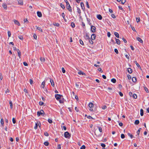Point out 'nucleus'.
Masks as SVG:
<instances>
[{
  "instance_id": "f257e3e1",
  "label": "nucleus",
  "mask_w": 149,
  "mask_h": 149,
  "mask_svg": "<svg viewBox=\"0 0 149 149\" xmlns=\"http://www.w3.org/2000/svg\"><path fill=\"white\" fill-rule=\"evenodd\" d=\"M88 106L90 108L89 110L91 111H93V110L92 108L94 106L93 104V103L91 102H90L88 104Z\"/></svg>"
},
{
  "instance_id": "f03ea898",
  "label": "nucleus",
  "mask_w": 149,
  "mask_h": 149,
  "mask_svg": "<svg viewBox=\"0 0 149 149\" xmlns=\"http://www.w3.org/2000/svg\"><path fill=\"white\" fill-rule=\"evenodd\" d=\"M44 114V112L42 110H41L40 111H38L37 113V115L38 116H40V115L43 116Z\"/></svg>"
},
{
  "instance_id": "7ed1b4c3",
  "label": "nucleus",
  "mask_w": 149,
  "mask_h": 149,
  "mask_svg": "<svg viewBox=\"0 0 149 149\" xmlns=\"http://www.w3.org/2000/svg\"><path fill=\"white\" fill-rule=\"evenodd\" d=\"M64 136L66 138L69 139L70 138V136L69 132H66L64 133Z\"/></svg>"
},
{
  "instance_id": "20e7f679",
  "label": "nucleus",
  "mask_w": 149,
  "mask_h": 149,
  "mask_svg": "<svg viewBox=\"0 0 149 149\" xmlns=\"http://www.w3.org/2000/svg\"><path fill=\"white\" fill-rule=\"evenodd\" d=\"M62 96V95L60 94H57L55 95V97L57 100L60 99L61 97Z\"/></svg>"
},
{
  "instance_id": "39448f33",
  "label": "nucleus",
  "mask_w": 149,
  "mask_h": 149,
  "mask_svg": "<svg viewBox=\"0 0 149 149\" xmlns=\"http://www.w3.org/2000/svg\"><path fill=\"white\" fill-rule=\"evenodd\" d=\"M66 8L68 10V11L70 12L71 13L72 11L71 8L69 4V5H66Z\"/></svg>"
},
{
  "instance_id": "423d86ee",
  "label": "nucleus",
  "mask_w": 149,
  "mask_h": 149,
  "mask_svg": "<svg viewBox=\"0 0 149 149\" xmlns=\"http://www.w3.org/2000/svg\"><path fill=\"white\" fill-rule=\"evenodd\" d=\"M96 29V28L95 26H91V30L94 33L95 32Z\"/></svg>"
},
{
  "instance_id": "0eeeda50",
  "label": "nucleus",
  "mask_w": 149,
  "mask_h": 149,
  "mask_svg": "<svg viewBox=\"0 0 149 149\" xmlns=\"http://www.w3.org/2000/svg\"><path fill=\"white\" fill-rule=\"evenodd\" d=\"M77 88H79L81 86V84L79 82H77L75 84Z\"/></svg>"
},
{
  "instance_id": "6e6552de",
  "label": "nucleus",
  "mask_w": 149,
  "mask_h": 149,
  "mask_svg": "<svg viewBox=\"0 0 149 149\" xmlns=\"http://www.w3.org/2000/svg\"><path fill=\"white\" fill-rule=\"evenodd\" d=\"M14 22L15 24H17L18 26H20V24L17 20L15 19L14 20Z\"/></svg>"
},
{
  "instance_id": "1a4fd4ad",
  "label": "nucleus",
  "mask_w": 149,
  "mask_h": 149,
  "mask_svg": "<svg viewBox=\"0 0 149 149\" xmlns=\"http://www.w3.org/2000/svg\"><path fill=\"white\" fill-rule=\"evenodd\" d=\"M96 37V35L95 34H93L91 36V39L92 40H94Z\"/></svg>"
},
{
  "instance_id": "9d476101",
  "label": "nucleus",
  "mask_w": 149,
  "mask_h": 149,
  "mask_svg": "<svg viewBox=\"0 0 149 149\" xmlns=\"http://www.w3.org/2000/svg\"><path fill=\"white\" fill-rule=\"evenodd\" d=\"M50 81L51 83L52 86L54 87V84L53 80L51 79H50Z\"/></svg>"
},
{
  "instance_id": "9b49d317",
  "label": "nucleus",
  "mask_w": 149,
  "mask_h": 149,
  "mask_svg": "<svg viewBox=\"0 0 149 149\" xmlns=\"http://www.w3.org/2000/svg\"><path fill=\"white\" fill-rule=\"evenodd\" d=\"M38 16L39 17H41L42 16V14L41 12L38 11L37 12Z\"/></svg>"
},
{
  "instance_id": "f8f14e48",
  "label": "nucleus",
  "mask_w": 149,
  "mask_h": 149,
  "mask_svg": "<svg viewBox=\"0 0 149 149\" xmlns=\"http://www.w3.org/2000/svg\"><path fill=\"white\" fill-rule=\"evenodd\" d=\"M78 74H79V75H85L86 76V74L83 72H82L81 71H79L78 72Z\"/></svg>"
},
{
  "instance_id": "ddd939ff",
  "label": "nucleus",
  "mask_w": 149,
  "mask_h": 149,
  "mask_svg": "<svg viewBox=\"0 0 149 149\" xmlns=\"http://www.w3.org/2000/svg\"><path fill=\"white\" fill-rule=\"evenodd\" d=\"M97 17L99 20H101L102 19V17L100 15H98L97 16Z\"/></svg>"
},
{
  "instance_id": "4468645a",
  "label": "nucleus",
  "mask_w": 149,
  "mask_h": 149,
  "mask_svg": "<svg viewBox=\"0 0 149 149\" xmlns=\"http://www.w3.org/2000/svg\"><path fill=\"white\" fill-rule=\"evenodd\" d=\"M85 39H87L88 40L90 38H89V35L88 33H87L86 34L85 37Z\"/></svg>"
},
{
  "instance_id": "2eb2a0df",
  "label": "nucleus",
  "mask_w": 149,
  "mask_h": 149,
  "mask_svg": "<svg viewBox=\"0 0 149 149\" xmlns=\"http://www.w3.org/2000/svg\"><path fill=\"white\" fill-rule=\"evenodd\" d=\"M81 6L82 8V9L84 10L85 9V7L84 6V4L83 2H81L80 3Z\"/></svg>"
},
{
  "instance_id": "dca6fc26",
  "label": "nucleus",
  "mask_w": 149,
  "mask_h": 149,
  "mask_svg": "<svg viewBox=\"0 0 149 149\" xmlns=\"http://www.w3.org/2000/svg\"><path fill=\"white\" fill-rule=\"evenodd\" d=\"M17 53L18 54V56H19V58H20L21 56V52H20V51L19 49H17Z\"/></svg>"
},
{
  "instance_id": "f3484780",
  "label": "nucleus",
  "mask_w": 149,
  "mask_h": 149,
  "mask_svg": "<svg viewBox=\"0 0 149 149\" xmlns=\"http://www.w3.org/2000/svg\"><path fill=\"white\" fill-rule=\"evenodd\" d=\"M136 40H138L141 43H142L143 42V41L139 37H137L136 38Z\"/></svg>"
},
{
  "instance_id": "a211bd4d",
  "label": "nucleus",
  "mask_w": 149,
  "mask_h": 149,
  "mask_svg": "<svg viewBox=\"0 0 149 149\" xmlns=\"http://www.w3.org/2000/svg\"><path fill=\"white\" fill-rule=\"evenodd\" d=\"M77 12L79 13V14L80 15L81 14V11L80 8H77Z\"/></svg>"
},
{
  "instance_id": "6ab92c4d",
  "label": "nucleus",
  "mask_w": 149,
  "mask_h": 149,
  "mask_svg": "<svg viewBox=\"0 0 149 149\" xmlns=\"http://www.w3.org/2000/svg\"><path fill=\"white\" fill-rule=\"evenodd\" d=\"M18 3L20 5H22L23 4V2L21 0H19L18 1Z\"/></svg>"
},
{
  "instance_id": "aec40b11",
  "label": "nucleus",
  "mask_w": 149,
  "mask_h": 149,
  "mask_svg": "<svg viewBox=\"0 0 149 149\" xmlns=\"http://www.w3.org/2000/svg\"><path fill=\"white\" fill-rule=\"evenodd\" d=\"M45 81H44L42 82L41 84V87L42 88H44L45 87Z\"/></svg>"
},
{
  "instance_id": "412c9836",
  "label": "nucleus",
  "mask_w": 149,
  "mask_h": 149,
  "mask_svg": "<svg viewBox=\"0 0 149 149\" xmlns=\"http://www.w3.org/2000/svg\"><path fill=\"white\" fill-rule=\"evenodd\" d=\"M116 40L117 44L118 45H120V42L119 39L116 38Z\"/></svg>"
},
{
  "instance_id": "4be33fe9",
  "label": "nucleus",
  "mask_w": 149,
  "mask_h": 149,
  "mask_svg": "<svg viewBox=\"0 0 149 149\" xmlns=\"http://www.w3.org/2000/svg\"><path fill=\"white\" fill-rule=\"evenodd\" d=\"M2 7L3 8L5 9H6L7 8V6L6 5L5 3H3L2 4Z\"/></svg>"
},
{
  "instance_id": "5701e85b",
  "label": "nucleus",
  "mask_w": 149,
  "mask_h": 149,
  "mask_svg": "<svg viewBox=\"0 0 149 149\" xmlns=\"http://www.w3.org/2000/svg\"><path fill=\"white\" fill-rule=\"evenodd\" d=\"M140 115L141 116H143V110L142 109L140 110Z\"/></svg>"
},
{
  "instance_id": "b1692460",
  "label": "nucleus",
  "mask_w": 149,
  "mask_h": 149,
  "mask_svg": "<svg viewBox=\"0 0 149 149\" xmlns=\"http://www.w3.org/2000/svg\"><path fill=\"white\" fill-rule=\"evenodd\" d=\"M127 71L129 73H131L132 72V70L130 68H128Z\"/></svg>"
},
{
  "instance_id": "393cba45",
  "label": "nucleus",
  "mask_w": 149,
  "mask_h": 149,
  "mask_svg": "<svg viewBox=\"0 0 149 149\" xmlns=\"http://www.w3.org/2000/svg\"><path fill=\"white\" fill-rule=\"evenodd\" d=\"M88 40H89V43L90 44L92 45L93 44V42L92 39H91L90 38L89 39H88Z\"/></svg>"
},
{
  "instance_id": "a878e982",
  "label": "nucleus",
  "mask_w": 149,
  "mask_h": 149,
  "mask_svg": "<svg viewBox=\"0 0 149 149\" xmlns=\"http://www.w3.org/2000/svg\"><path fill=\"white\" fill-rule=\"evenodd\" d=\"M132 81L134 82H135L136 81V77H133L132 78Z\"/></svg>"
},
{
  "instance_id": "bb28decb",
  "label": "nucleus",
  "mask_w": 149,
  "mask_h": 149,
  "mask_svg": "<svg viewBox=\"0 0 149 149\" xmlns=\"http://www.w3.org/2000/svg\"><path fill=\"white\" fill-rule=\"evenodd\" d=\"M38 125V123H36L35 124V126L34 127V129L36 130L37 129Z\"/></svg>"
},
{
  "instance_id": "cd10ccee",
  "label": "nucleus",
  "mask_w": 149,
  "mask_h": 149,
  "mask_svg": "<svg viewBox=\"0 0 149 149\" xmlns=\"http://www.w3.org/2000/svg\"><path fill=\"white\" fill-rule=\"evenodd\" d=\"M114 35L115 36L117 37L118 38H119V34L117 32H115L114 33Z\"/></svg>"
},
{
  "instance_id": "c85d7f7f",
  "label": "nucleus",
  "mask_w": 149,
  "mask_h": 149,
  "mask_svg": "<svg viewBox=\"0 0 149 149\" xmlns=\"http://www.w3.org/2000/svg\"><path fill=\"white\" fill-rule=\"evenodd\" d=\"M139 120H136L135 121V122H134V124H135V125H138L139 124Z\"/></svg>"
},
{
  "instance_id": "c756f323",
  "label": "nucleus",
  "mask_w": 149,
  "mask_h": 149,
  "mask_svg": "<svg viewBox=\"0 0 149 149\" xmlns=\"http://www.w3.org/2000/svg\"><path fill=\"white\" fill-rule=\"evenodd\" d=\"M111 81L113 83H115L116 82V80L115 79L113 78L111 79Z\"/></svg>"
},
{
  "instance_id": "7c9ffc66",
  "label": "nucleus",
  "mask_w": 149,
  "mask_h": 149,
  "mask_svg": "<svg viewBox=\"0 0 149 149\" xmlns=\"http://www.w3.org/2000/svg\"><path fill=\"white\" fill-rule=\"evenodd\" d=\"M9 103L10 104V108L11 109H12L13 108V103L11 101H10Z\"/></svg>"
},
{
  "instance_id": "2f4dec72",
  "label": "nucleus",
  "mask_w": 149,
  "mask_h": 149,
  "mask_svg": "<svg viewBox=\"0 0 149 149\" xmlns=\"http://www.w3.org/2000/svg\"><path fill=\"white\" fill-rule=\"evenodd\" d=\"M37 29L38 30V31H40L41 32H42V30L41 28L40 27H38L37 28Z\"/></svg>"
},
{
  "instance_id": "473e14b6",
  "label": "nucleus",
  "mask_w": 149,
  "mask_h": 149,
  "mask_svg": "<svg viewBox=\"0 0 149 149\" xmlns=\"http://www.w3.org/2000/svg\"><path fill=\"white\" fill-rule=\"evenodd\" d=\"M141 130V128H139V129L137 131L136 133H137L138 135H139L140 132V130Z\"/></svg>"
},
{
  "instance_id": "72a5a7b5",
  "label": "nucleus",
  "mask_w": 149,
  "mask_h": 149,
  "mask_svg": "<svg viewBox=\"0 0 149 149\" xmlns=\"http://www.w3.org/2000/svg\"><path fill=\"white\" fill-rule=\"evenodd\" d=\"M134 63L136 64V66H137V67H138V68H141V67L140 66V65H139V64L137 63V61H134Z\"/></svg>"
},
{
  "instance_id": "f704fd0d",
  "label": "nucleus",
  "mask_w": 149,
  "mask_h": 149,
  "mask_svg": "<svg viewBox=\"0 0 149 149\" xmlns=\"http://www.w3.org/2000/svg\"><path fill=\"white\" fill-rule=\"evenodd\" d=\"M40 61L41 62H44L45 61V59L44 58L41 57L40 58Z\"/></svg>"
},
{
  "instance_id": "c9c22d12",
  "label": "nucleus",
  "mask_w": 149,
  "mask_h": 149,
  "mask_svg": "<svg viewBox=\"0 0 149 149\" xmlns=\"http://www.w3.org/2000/svg\"><path fill=\"white\" fill-rule=\"evenodd\" d=\"M1 125H3L4 121H3V119H2V118L1 119Z\"/></svg>"
},
{
  "instance_id": "e433bc0d",
  "label": "nucleus",
  "mask_w": 149,
  "mask_h": 149,
  "mask_svg": "<svg viewBox=\"0 0 149 149\" xmlns=\"http://www.w3.org/2000/svg\"><path fill=\"white\" fill-rule=\"evenodd\" d=\"M133 97L134 99H136L137 98V96L135 94H134L133 95Z\"/></svg>"
},
{
  "instance_id": "4c0bfd02",
  "label": "nucleus",
  "mask_w": 149,
  "mask_h": 149,
  "mask_svg": "<svg viewBox=\"0 0 149 149\" xmlns=\"http://www.w3.org/2000/svg\"><path fill=\"white\" fill-rule=\"evenodd\" d=\"M97 127L98 128L99 130L100 131V132H102V128L100 127L99 126H97Z\"/></svg>"
},
{
  "instance_id": "58836bf2",
  "label": "nucleus",
  "mask_w": 149,
  "mask_h": 149,
  "mask_svg": "<svg viewBox=\"0 0 149 149\" xmlns=\"http://www.w3.org/2000/svg\"><path fill=\"white\" fill-rule=\"evenodd\" d=\"M19 38L21 40H23V37L22 36H18Z\"/></svg>"
},
{
  "instance_id": "ea45409f",
  "label": "nucleus",
  "mask_w": 149,
  "mask_h": 149,
  "mask_svg": "<svg viewBox=\"0 0 149 149\" xmlns=\"http://www.w3.org/2000/svg\"><path fill=\"white\" fill-rule=\"evenodd\" d=\"M136 21L137 22H139L140 21V19L139 17L136 18Z\"/></svg>"
},
{
  "instance_id": "a19ab883",
  "label": "nucleus",
  "mask_w": 149,
  "mask_h": 149,
  "mask_svg": "<svg viewBox=\"0 0 149 149\" xmlns=\"http://www.w3.org/2000/svg\"><path fill=\"white\" fill-rule=\"evenodd\" d=\"M79 42H80V44L82 45H84V43H83V41H82V40H79Z\"/></svg>"
},
{
  "instance_id": "79ce46f5",
  "label": "nucleus",
  "mask_w": 149,
  "mask_h": 149,
  "mask_svg": "<svg viewBox=\"0 0 149 149\" xmlns=\"http://www.w3.org/2000/svg\"><path fill=\"white\" fill-rule=\"evenodd\" d=\"M60 6L63 9H64L65 8V7L63 4L62 3H61L60 4Z\"/></svg>"
},
{
  "instance_id": "37998d69",
  "label": "nucleus",
  "mask_w": 149,
  "mask_h": 149,
  "mask_svg": "<svg viewBox=\"0 0 149 149\" xmlns=\"http://www.w3.org/2000/svg\"><path fill=\"white\" fill-rule=\"evenodd\" d=\"M128 135L129 136H130L131 137V139H132V138H133V135H132V134H130V133H128Z\"/></svg>"
},
{
  "instance_id": "c03bdc74",
  "label": "nucleus",
  "mask_w": 149,
  "mask_h": 149,
  "mask_svg": "<svg viewBox=\"0 0 149 149\" xmlns=\"http://www.w3.org/2000/svg\"><path fill=\"white\" fill-rule=\"evenodd\" d=\"M71 26L72 28H74L75 26L73 22H72L71 24Z\"/></svg>"
},
{
  "instance_id": "a18cd8bd",
  "label": "nucleus",
  "mask_w": 149,
  "mask_h": 149,
  "mask_svg": "<svg viewBox=\"0 0 149 149\" xmlns=\"http://www.w3.org/2000/svg\"><path fill=\"white\" fill-rule=\"evenodd\" d=\"M121 137L122 139H124L125 137V136L123 134H121Z\"/></svg>"
},
{
  "instance_id": "49530a36",
  "label": "nucleus",
  "mask_w": 149,
  "mask_h": 149,
  "mask_svg": "<svg viewBox=\"0 0 149 149\" xmlns=\"http://www.w3.org/2000/svg\"><path fill=\"white\" fill-rule=\"evenodd\" d=\"M8 37H10L11 35V34L10 32L9 31H8Z\"/></svg>"
},
{
  "instance_id": "de8ad7c7",
  "label": "nucleus",
  "mask_w": 149,
  "mask_h": 149,
  "mask_svg": "<svg viewBox=\"0 0 149 149\" xmlns=\"http://www.w3.org/2000/svg\"><path fill=\"white\" fill-rule=\"evenodd\" d=\"M62 72H63V73H65V70L64 69V68L63 67H62Z\"/></svg>"
},
{
  "instance_id": "09e8293b",
  "label": "nucleus",
  "mask_w": 149,
  "mask_h": 149,
  "mask_svg": "<svg viewBox=\"0 0 149 149\" xmlns=\"http://www.w3.org/2000/svg\"><path fill=\"white\" fill-rule=\"evenodd\" d=\"M82 27L84 28H85V23L83 22H82Z\"/></svg>"
},
{
  "instance_id": "8fccbe9b",
  "label": "nucleus",
  "mask_w": 149,
  "mask_h": 149,
  "mask_svg": "<svg viewBox=\"0 0 149 149\" xmlns=\"http://www.w3.org/2000/svg\"><path fill=\"white\" fill-rule=\"evenodd\" d=\"M86 148L85 146L83 145L80 148V149H85Z\"/></svg>"
},
{
  "instance_id": "3c124183",
  "label": "nucleus",
  "mask_w": 149,
  "mask_h": 149,
  "mask_svg": "<svg viewBox=\"0 0 149 149\" xmlns=\"http://www.w3.org/2000/svg\"><path fill=\"white\" fill-rule=\"evenodd\" d=\"M12 120H13V123H14V124L15 123L16 120H15V118H13Z\"/></svg>"
},
{
  "instance_id": "603ef678",
  "label": "nucleus",
  "mask_w": 149,
  "mask_h": 149,
  "mask_svg": "<svg viewBox=\"0 0 149 149\" xmlns=\"http://www.w3.org/2000/svg\"><path fill=\"white\" fill-rule=\"evenodd\" d=\"M126 1V0H122L121 1V3L123 4H124V3Z\"/></svg>"
},
{
  "instance_id": "864d4df0",
  "label": "nucleus",
  "mask_w": 149,
  "mask_h": 149,
  "mask_svg": "<svg viewBox=\"0 0 149 149\" xmlns=\"http://www.w3.org/2000/svg\"><path fill=\"white\" fill-rule=\"evenodd\" d=\"M44 144L46 146H47L49 145V143L47 142H45L44 143Z\"/></svg>"
},
{
  "instance_id": "5fc2aeb1",
  "label": "nucleus",
  "mask_w": 149,
  "mask_h": 149,
  "mask_svg": "<svg viewBox=\"0 0 149 149\" xmlns=\"http://www.w3.org/2000/svg\"><path fill=\"white\" fill-rule=\"evenodd\" d=\"M101 146L103 147L104 148L105 147V145L103 143H101Z\"/></svg>"
},
{
  "instance_id": "6e6d98bb",
  "label": "nucleus",
  "mask_w": 149,
  "mask_h": 149,
  "mask_svg": "<svg viewBox=\"0 0 149 149\" xmlns=\"http://www.w3.org/2000/svg\"><path fill=\"white\" fill-rule=\"evenodd\" d=\"M54 26H58L59 25V24L58 23H55L54 24Z\"/></svg>"
},
{
  "instance_id": "4d7b16f0",
  "label": "nucleus",
  "mask_w": 149,
  "mask_h": 149,
  "mask_svg": "<svg viewBox=\"0 0 149 149\" xmlns=\"http://www.w3.org/2000/svg\"><path fill=\"white\" fill-rule=\"evenodd\" d=\"M48 122L50 123H52V120L50 119H48Z\"/></svg>"
},
{
  "instance_id": "13d9d810",
  "label": "nucleus",
  "mask_w": 149,
  "mask_h": 149,
  "mask_svg": "<svg viewBox=\"0 0 149 149\" xmlns=\"http://www.w3.org/2000/svg\"><path fill=\"white\" fill-rule=\"evenodd\" d=\"M39 104L40 105L42 106L44 104V103L42 102H40Z\"/></svg>"
},
{
  "instance_id": "bf43d9fd",
  "label": "nucleus",
  "mask_w": 149,
  "mask_h": 149,
  "mask_svg": "<svg viewBox=\"0 0 149 149\" xmlns=\"http://www.w3.org/2000/svg\"><path fill=\"white\" fill-rule=\"evenodd\" d=\"M24 65L25 66H27L28 65L27 63H26L25 62H24L23 63Z\"/></svg>"
},
{
  "instance_id": "052dcab7",
  "label": "nucleus",
  "mask_w": 149,
  "mask_h": 149,
  "mask_svg": "<svg viewBox=\"0 0 149 149\" xmlns=\"http://www.w3.org/2000/svg\"><path fill=\"white\" fill-rule=\"evenodd\" d=\"M59 101L60 103H63L64 102V100L63 99L60 100Z\"/></svg>"
},
{
  "instance_id": "680f3d73",
  "label": "nucleus",
  "mask_w": 149,
  "mask_h": 149,
  "mask_svg": "<svg viewBox=\"0 0 149 149\" xmlns=\"http://www.w3.org/2000/svg\"><path fill=\"white\" fill-rule=\"evenodd\" d=\"M44 135L46 136H48L49 135V134L47 132H45L44 133Z\"/></svg>"
},
{
  "instance_id": "e2e57ef3",
  "label": "nucleus",
  "mask_w": 149,
  "mask_h": 149,
  "mask_svg": "<svg viewBox=\"0 0 149 149\" xmlns=\"http://www.w3.org/2000/svg\"><path fill=\"white\" fill-rule=\"evenodd\" d=\"M33 37L35 39H36L37 38V35L36 34H34L33 36Z\"/></svg>"
},
{
  "instance_id": "0e129e2a",
  "label": "nucleus",
  "mask_w": 149,
  "mask_h": 149,
  "mask_svg": "<svg viewBox=\"0 0 149 149\" xmlns=\"http://www.w3.org/2000/svg\"><path fill=\"white\" fill-rule=\"evenodd\" d=\"M98 70L100 72H103V71H102V69L101 68H99L98 69Z\"/></svg>"
},
{
  "instance_id": "69168bd1",
  "label": "nucleus",
  "mask_w": 149,
  "mask_h": 149,
  "mask_svg": "<svg viewBox=\"0 0 149 149\" xmlns=\"http://www.w3.org/2000/svg\"><path fill=\"white\" fill-rule=\"evenodd\" d=\"M61 146L60 144H58L57 146V149H61Z\"/></svg>"
},
{
  "instance_id": "338daca9",
  "label": "nucleus",
  "mask_w": 149,
  "mask_h": 149,
  "mask_svg": "<svg viewBox=\"0 0 149 149\" xmlns=\"http://www.w3.org/2000/svg\"><path fill=\"white\" fill-rule=\"evenodd\" d=\"M119 93L120 96L122 97L123 96V93L121 92H119Z\"/></svg>"
},
{
  "instance_id": "774afa93",
  "label": "nucleus",
  "mask_w": 149,
  "mask_h": 149,
  "mask_svg": "<svg viewBox=\"0 0 149 149\" xmlns=\"http://www.w3.org/2000/svg\"><path fill=\"white\" fill-rule=\"evenodd\" d=\"M114 52L117 54H118V50L117 49H114Z\"/></svg>"
}]
</instances>
